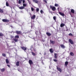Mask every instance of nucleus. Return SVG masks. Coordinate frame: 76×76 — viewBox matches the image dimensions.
<instances>
[{
    "label": "nucleus",
    "mask_w": 76,
    "mask_h": 76,
    "mask_svg": "<svg viewBox=\"0 0 76 76\" xmlns=\"http://www.w3.org/2000/svg\"><path fill=\"white\" fill-rule=\"evenodd\" d=\"M50 9H51L53 11H55L56 10V8L55 7L53 6L52 5L50 6Z\"/></svg>",
    "instance_id": "1"
},
{
    "label": "nucleus",
    "mask_w": 76,
    "mask_h": 76,
    "mask_svg": "<svg viewBox=\"0 0 76 76\" xmlns=\"http://www.w3.org/2000/svg\"><path fill=\"white\" fill-rule=\"evenodd\" d=\"M69 41L71 44H74V42L71 39H69Z\"/></svg>",
    "instance_id": "2"
},
{
    "label": "nucleus",
    "mask_w": 76,
    "mask_h": 76,
    "mask_svg": "<svg viewBox=\"0 0 76 76\" xmlns=\"http://www.w3.org/2000/svg\"><path fill=\"white\" fill-rule=\"evenodd\" d=\"M28 62H29V63L30 65V66H31V65H32V64H33V62L31 60H29Z\"/></svg>",
    "instance_id": "3"
},
{
    "label": "nucleus",
    "mask_w": 76,
    "mask_h": 76,
    "mask_svg": "<svg viewBox=\"0 0 76 76\" xmlns=\"http://www.w3.org/2000/svg\"><path fill=\"white\" fill-rule=\"evenodd\" d=\"M15 33L18 35H20V34H22V32L20 31H16Z\"/></svg>",
    "instance_id": "4"
},
{
    "label": "nucleus",
    "mask_w": 76,
    "mask_h": 76,
    "mask_svg": "<svg viewBox=\"0 0 76 76\" xmlns=\"http://www.w3.org/2000/svg\"><path fill=\"white\" fill-rule=\"evenodd\" d=\"M2 20L4 22H9V20L6 19H2Z\"/></svg>",
    "instance_id": "5"
},
{
    "label": "nucleus",
    "mask_w": 76,
    "mask_h": 76,
    "mask_svg": "<svg viewBox=\"0 0 76 76\" xmlns=\"http://www.w3.org/2000/svg\"><path fill=\"white\" fill-rule=\"evenodd\" d=\"M58 13H59L60 15L62 16H65V15H64V13L61 12H59Z\"/></svg>",
    "instance_id": "6"
},
{
    "label": "nucleus",
    "mask_w": 76,
    "mask_h": 76,
    "mask_svg": "<svg viewBox=\"0 0 76 76\" xmlns=\"http://www.w3.org/2000/svg\"><path fill=\"white\" fill-rule=\"evenodd\" d=\"M57 69L58 70V71H59L60 72H62V70H61V69L59 67H57Z\"/></svg>",
    "instance_id": "7"
},
{
    "label": "nucleus",
    "mask_w": 76,
    "mask_h": 76,
    "mask_svg": "<svg viewBox=\"0 0 76 76\" xmlns=\"http://www.w3.org/2000/svg\"><path fill=\"white\" fill-rule=\"evenodd\" d=\"M60 46L61 47V48L63 49H64V48H66V46H64V45H63V44L61 45Z\"/></svg>",
    "instance_id": "8"
},
{
    "label": "nucleus",
    "mask_w": 76,
    "mask_h": 76,
    "mask_svg": "<svg viewBox=\"0 0 76 76\" xmlns=\"http://www.w3.org/2000/svg\"><path fill=\"white\" fill-rule=\"evenodd\" d=\"M50 43H51V44H52L53 45L55 44V41H53L51 40H50Z\"/></svg>",
    "instance_id": "9"
},
{
    "label": "nucleus",
    "mask_w": 76,
    "mask_h": 76,
    "mask_svg": "<svg viewBox=\"0 0 76 76\" xmlns=\"http://www.w3.org/2000/svg\"><path fill=\"white\" fill-rule=\"evenodd\" d=\"M49 51L51 53H54V50H53V49L52 48L50 49L49 50Z\"/></svg>",
    "instance_id": "10"
},
{
    "label": "nucleus",
    "mask_w": 76,
    "mask_h": 76,
    "mask_svg": "<svg viewBox=\"0 0 76 76\" xmlns=\"http://www.w3.org/2000/svg\"><path fill=\"white\" fill-rule=\"evenodd\" d=\"M65 25L64 23H61L60 25V27L61 28H63V26H64Z\"/></svg>",
    "instance_id": "11"
},
{
    "label": "nucleus",
    "mask_w": 76,
    "mask_h": 76,
    "mask_svg": "<svg viewBox=\"0 0 76 76\" xmlns=\"http://www.w3.org/2000/svg\"><path fill=\"white\" fill-rule=\"evenodd\" d=\"M33 1L34 2V3H38V1L37 0H33Z\"/></svg>",
    "instance_id": "12"
},
{
    "label": "nucleus",
    "mask_w": 76,
    "mask_h": 76,
    "mask_svg": "<svg viewBox=\"0 0 76 76\" xmlns=\"http://www.w3.org/2000/svg\"><path fill=\"white\" fill-rule=\"evenodd\" d=\"M21 48H22V49H23V50H24V51H25L26 50V49L27 48L25 47H21Z\"/></svg>",
    "instance_id": "13"
},
{
    "label": "nucleus",
    "mask_w": 76,
    "mask_h": 76,
    "mask_svg": "<svg viewBox=\"0 0 76 76\" xmlns=\"http://www.w3.org/2000/svg\"><path fill=\"white\" fill-rule=\"evenodd\" d=\"M57 54L56 53H55L54 54V57L55 58H56V59H57Z\"/></svg>",
    "instance_id": "14"
},
{
    "label": "nucleus",
    "mask_w": 76,
    "mask_h": 76,
    "mask_svg": "<svg viewBox=\"0 0 76 76\" xmlns=\"http://www.w3.org/2000/svg\"><path fill=\"white\" fill-rule=\"evenodd\" d=\"M46 34L47 35H48V37H50V36H51V35L50 33H48V32H47L46 33Z\"/></svg>",
    "instance_id": "15"
},
{
    "label": "nucleus",
    "mask_w": 76,
    "mask_h": 76,
    "mask_svg": "<svg viewBox=\"0 0 76 76\" xmlns=\"http://www.w3.org/2000/svg\"><path fill=\"white\" fill-rule=\"evenodd\" d=\"M6 62L7 64H9V59H6Z\"/></svg>",
    "instance_id": "16"
},
{
    "label": "nucleus",
    "mask_w": 76,
    "mask_h": 76,
    "mask_svg": "<svg viewBox=\"0 0 76 76\" xmlns=\"http://www.w3.org/2000/svg\"><path fill=\"white\" fill-rule=\"evenodd\" d=\"M1 72H4V71H5V69L4 68L1 69Z\"/></svg>",
    "instance_id": "17"
},
{
    "label": "nucleus",
    "mask_w": 76,
    "mask_h": 76,
    "mask_svg": "<svg viewBox=\"0 0 76 76\" xmlns=\"http://www.w3.org/2000/svg\"><path fill=\"white\" fill-rule=\"evenodd\" d=\"M71 12L72 13H75V10L73 9H72L71 10Z\"/></svg>",
    "instance_id": "18"
},
{
    "label": "nucleus",
    "mask_w": 76,
    "mask_h": 76,
    "mask_svg": "<svg viewBox=\"0 0 76 76\" xmlns=\"http://www.w3.org/2000/svg\"><path fill=\"white\" fill-rule=\"evenodd\" d=\"M35 17H36L35 15H34L31 17V19H34L35 18Z\"/></svg>",
    "instance_id": "19"
},
{
    "label": "nucleus",
    "mask_w": 76,
    "mask_h": 76,
    "mask_svg": "<svg viewBox=\"0 0 76 76\" xmlns=\"http://www.w3.org/2000/svg\"><path fill=\"white\" fill-rule=\"evenodd\" d=\"M3 10L1 9H0V13H3Z\"/></svg>",
    "instance_id": "20"
},
{
    "label": "nucleus",
    "mask_w": 76,
    "mask_h": 76,
    "mask_svg": "<svg viewBox=\"0 0 76 76\" xmlns=\"http://www.w3.org/2000/svg\"><path fill=\"white\" fill-rule=\"evenodd\" d=\"M17 66H19V61H17L16 64Z\"/></svg>",
    "instance_id": "21"
},
{
    "label": "nucleus",
    "mask_w": 76,
    "mask_h": 76,
    "mask_svg": "<svg viewBox=\"0 0 76 76\" xmlns=\"http://www.w3.org/2000/svg\"><path fill=\"white\" fill-rule=\"evenodd\" d=\"M68 64V62L67 61H66L65 62V65L66 67H67V66Z\"/></svg>",
    "instance_id": "22"
},
{
    "label": "nucleus",
    "mask_w": 76,
    "mask_h": 76,
    "mask_svg": "<svg viewBox=\"0 0 76 76\" xmlns=\"http://www.w3.org/2000/svg\"><path fill=\"white\" fill-rule=\"evenodd\" d=\"M70 55L72 56H74V53H73V52H71L70 53Z\"/></svg>",
    "instance_id": "23"
},
{
    "label": "nucleus",
    "mask_w": 76,
    "mask_h": 76,
    "mask_svg": "<svg viewBox=\"0 0 76 76\" xmlns=\"http://www.w3.org/2000/svg\"><path fill=\"white\" fill-rule=\"evenodd\" d=\"M13 40L15 42H18V39L16 38L14 39Z\"/></svg>",
    "instance_id": "24"
},
{
    "label": "nucleus",
    "mask_w": 76,
    "mask_h": 76,
    "mask_svg": "<svg viewBox=\"0 0 76 76\" xmlns=\"http://www.w3.org/2000/svg\"><path fill=\"white\" fill-rule=\"evenodd\" d=\"M19 9H24V7L23 6L21 7H19Z\"/></svg>",
    "instance_id": "25"
},
{
    "label": "nucleus",
    "mask_w": 76,
    "mask_h": 76,
    "mask_svg": "<svg viewBox=\"0 0 76 76\" xmlns=\"http://www.w3.org/2000/svg\"><path fill=\"white\" fill-rule=\"evenodd\" d=\"M4 34L1 33H0V37H3Z\"/></svg>",
    "instance_id": "26"
},
{
    "label": "nucleus",
    "mask_w": 76,
    "mask_h": 76,
    "mask_svg": "<svg viewBox=\"0 0 76 76\" xmlns=\"http://www.w3.org/2000/svg\"><path fill=\"white\" fill-rule=\"evenodd\" d=\"M22 3V1H20V0H18V4H21Z\"/></svg>",
    "instance_id": "27"
},
{
    "label": "nucleus",
    "mask_w": 76,
    "mask_h": 76,
    "mask_svg": "<svg viewBox=\"0 0 76 76\" xmlns=\"http://www.w3.org/2000/svg\"><path fill=\"white\" fill-rule=\"evenodd\" d=\"M23 7H26L27 6L26 4H25V3L23 4Z\"/></svg>",
    "instance_id": "28"
},
{
    "label": "nucleus",
    "mask_w": 76,
    "mask_h": 76,
    "mask_svg": "<svg viewBox=\"0 0 76 76\" xmlns=\"http://www.w3.org/2000/svg\"><path fill=\"white\" fill-rule=\"evenodd\" d=\"M59 6V5H58V4H55V6L56 7H58Z\"/></svg>",
    "instance_id": "29"
},
{
    "label": "nucleus",
    "mask_w": 76,
    "mask_h": 76,
    "mask_svg": "<svg viewBox=\"0 0 76 76\" xmlns=\"http://www.w3.org/2000/svg\"><path fill=\"white\" fill-rule=\"evenodd\" d=\"M19 36L18 35H16L15 36V38H17L18 39V38H19Z\"/></svg>",
    "instance_id": "30"
},
{
    "label": "nucleus",
    "mask_w": 76,
    "mask_h": 76,
    "mask_svg": "<svg viewBox=\"0 0 76 76\" xmlns=\"http://www.w3.org/2000/svg\"><path fill=\"white\" fill-rule=\"evenodd\" d=\"M6 6H7L8 7V6H9V3L7 2H6Z\"/></svg>",
    "instance_id": "31"
},
{
    "label": "nucleus",
    "mask_w": 76,
    "mask_h": 76,
    "mask_svg": "<svg viewBox=\"0 0 76 76\" xmlns=\"http://www.w3.org/2000/svg\"><path fill=\"white\" fill-rule=\"evenodd\" d=\"M31 53H32V54L33 56H35L36 55V54H35V53H34L33 52H32Z\"/></svg>",
    "instance_id": "32"
},
{
    "label": "nucleus",
    "mask_w": 76,
    "mask_h": 76,
    "mask_svg": "<svg viewBox=\"0 0 76 76\" xmlns=\"http://www.w3.org/2000/svg\"><path fill=\"white\" fill-rule=\"evenodd\" d=\"M53 18L54 20H55L56 21V17L54 16L53 17Z\"/></svg>",
    "instance_id": "33"
},
{
    "label": "nucleus",
    "mask_w": 76,
    "mask_h": 76,
    "mask_svg": "<svg viewBox=\"0 0 76 76\" xmlns=\"http://www.w3.org/2000/svg\"><path fill=\"white\" fill-rule=\"evenodd\" d=\"M2 55L3 57H6V54L5 53H3L2 54Z\"/></svg>",
    "instance_id": "34"
},
{
    "label": "nucleus",
    "mask_w": 76,
    "mask_h": 76,
    "mask_svg": "<svg viewBox=\"0 0 76 76\" xmlns=\"http://www.w3.org/2000/svg\"><path fill=\"white\" fill-rule=\"evenodd\" d=\"M69 36H71V37H73V34L72 33H70L69 34Z\"/></svg>",
    "instance_id": "35"
},
{
    "label": "nucleus",
    "mask_w": 76,
    "mask_h": 76,
    "mask_svg": "<svg viewBox=\"0 0 76 76\" xmlns=\"http://www.w3.org/2000/svg\"><path fill=\"white\" fill-rule=\"evenodd\" d=\"M53 61H55V62H57V61H58L56 59H53Z\"/></svg>",
    "instance_id": "36"
},
{
    "label": "nucleus",
    "mask_w": 76,
    "mask_h": 76,
    "mask_svg": "<svg viewBox=\"0 0 76 76\" xmlns=\"http://www.w3.org/2000/svg\"><path fill=\"white\" fill-rule=\"evenodd\" d=\"M44 12L43 11H42V10H40V12L41 13H43Z\"/></svg>",
    "instance_id": "37"
},
{
    "label": "nucleus",
    "mask_w": 76,
    "mask_h": 76,
    "mask_svg": "<svg viewBox=\"0 0 76 76\" xmlns=\"http://www.w3.org/2000/svg\"><path fill=\"white\" fill-rule=\"evenodd\" d=\"M31 11H32V12H33V11H34V9L33 8L31 7Z\"/></svg>",
    "instance_id": "38"
},
{
    "label": "nucleus",
    "mask_w": 76,
    "mask_h": 76,
    "mask_svg": "<svg viewBox=\"0 0 76 76\" xmlns=\"http://www.w3.org/2000/svg\"><path fill=\"white\" fill-rule=\"evenodd\" d=\"M25 0H23V4H25Z\"/></svg>",
    "instance_id": "39"
},
{
    "label": "nucleus",
    "mask_w": 76,
    "mask_h": 76,
    "mask_svg": "<svg viewBox=\"0 0 76 76\" xmlns=\"http://www.w3.org/2000/svg\"><path fill=\"white\" fill-rule=\"evenodd\" d=\"M39 8H38L36 9V11H37V12H39Z\"/></svg>",
    "instance_id": "40"
},
{
    "label": "nucleus",
    "mask_w": 76,
    "mask_h": 76,
    "mask_svg": "<svg viewBox=\"0 0 76 76\" xmlns=\"http://www.w3.org/2000/svg\"><path fill=\"white\" fill-rule=\"evenodd\" d=\"M28 3H29V4H31V1H28Z\"/></svg>",
    "instance_id": "41"
},
{
    "label": "nucleus",
    "mask_w": 76,
    "mask_h": 76,
    "mask_svg": "<svg viewBox=\"0 0 76 76\" xmlns=\"http://www.w3.org/2000/svg\"><path fill=\"white\" fill-rule=\"evenodd\" d=\"M43 1H45V3H47V0H43Z\"/></svg>",
    "instance_id": "42"
},
{
    "label": "nucleus",
    "mask_w": 76,
    "mask_h": 76,
    "mask_svg": "<svg viewBox=\"0 0 76 76\" xmlns=\"http://www.w3.org/2000/svg\"><path fill=\"white\" fill-rule=\"evenodd\" d=\"M7 66H8V67H9L10 68V66L9 65H7Z\"/></svg>",
    "instance_id": "43"
},
{
    "label": "nucleus",
    "mask_w": 76,
    "mask_h": 76,
    "mask_svg": "<svg viewBox=\"0 0 76 76\" xmlns=\"http://www.w3.org/2000/svg\"><path fill=\"white\" fill-rule=\"evenodd\" d=\"M66 28L67 30H66V31H67V30H68V29H67V26H66Z\"/></svg>",
    "instance_id": "44"
},
{
    "label": "nucleus",
    "mask_w": 76,
    "mask_h": 76,
    "mask_svg": "<svg viewBox=\"0 0 76 76\" xmlns=\"http://www.w3.org/2000/svg\"><path fill=\"white\" fill-rule=\"evenodd\" d=\"M58 10L59 11V7L58 8Z\"/></svg>",
    "instance_id": "45"
},
{
    "label": "nucleus",
    "mask_w": 76,
    "mask_h": 76,
    "mask_svg": "<svg viewBox=\"0 0 76 76\" xmlns=\"http://www.w3.org/2000/svg\"><path fill=\"white\" fill-rule=\"evenodd\" d=\"M21 1H23V0H20Z\"/></svg>",
    "instance_id": "46"
},
{
    "label": "nucleus",
    "mask_w": 76,
    "mask_h": 76,
    "mask_svg": "<svg viewBox=\"0 0 76 76\" xmlns=\"http://www.w3.org/2000/svg\"><path fill=\"white\" fill-rule=\"evenodd\" d=\"M27 0V1H29V0Z\"/></svg>",
    "instance_id": "47"
},
{
    "label": "nucleus",
    "mask_w": 76,
    "mask_h": 76,
    "mask_svg": "<svg viewBox=\"0 0 76 76\" xmlns=\"http://www.w3.org/2000/svg\"><path fill=\"white\" fill-rule=\"evenodd\" d=\"M31 28H32V26H31Z\"/></svg>",
    "instance_id": "48"
},
{
    "label": "nucleus",
    "mask_w": 76,
    "mask_h": 76,
    "mask_svg": "<svg viewBox=\"0 0 76 76\" xmlns=\"http://www.w3.org/2000/svg\"><path fill=\"white\" fill-rule=\"evenodd\" d=\"M11 8L12 9V7H11Z\"/></svg>",
    "instance_id": "49"
}]
</instances>
